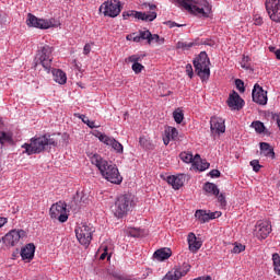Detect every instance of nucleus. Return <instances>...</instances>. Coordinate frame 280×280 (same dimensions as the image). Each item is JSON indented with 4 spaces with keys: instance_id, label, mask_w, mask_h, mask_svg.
Returning a JSON list of instances; mask_svg holds the SVG:
<instances>
[{
    "instance_id": "f257e3e1",
    "label": "nucleus",
    "mask_w": 280,
    "mask_h": 280,
    "mask_svg": "<svg viewBox=\"0 0 280 280\" xmlns=\"http://www.w3.org/2000/svg\"><path fill=\"white\" fill-rule=\"evenodd\" d=\"M61 137V140L58 138ZM69 143V135L67 133H58V135H49L46 133L42 137L32 138L31 143H24L23 149H25L27 155L40 154L46 150L47 147L56 148L58 144L68 145Z\"/></svg>"
},
{
    "instance_id": "f03ea898",
    "label": "nucleus",
    "mask_w": 280,
    "mask_h": 280,
    "mask_svg": "<svg viewBox=\"0 0 280 280\" xmlns=\"http://www.w3.org/2000/svg\"><path fill=\"white\" fill-rule=\"evenodd\" d=\"M88 158L93 165L97 166V170L100 171L103 178L115 185L121 184L124 178L121 177L119 168L116 164L104 160L98 153H88Z\"/></svg>"
},
{
    "instance_id": "7ed1b4c3",
    "label": "nucleus",
    "mask_w": 280,
    "mask_h": 280,
    "mask_svg": "<svg viewBox=\"0 0 280 280\" xmlns=\"http://www.w3.org/2000/svg\"><path fill=\"white\" fill-rule=\"evenodd\" d=\"M173 3L179 4L189 13L208 19L212 12V7L207 0H171Z\"/></svg>"
},
{
    "instance_id": "20e7f679",
    "label": "nucleus",
    "mask_w": 280,
    "mask_h": 280,
    "mask_svg": "<svg viewBox=\"0 0 280 280\" xmlns=\"http://www.w3.org/2000/svg\"><path fill=\"white\" fill-rule=\"evenodd\" d=\"M135 207V201L130 194H122L117 197L114 206L113 213L116 218L122 219L128 215V212Z\"/></svg>"
},
{
    "instance_id": "39448f33",
    "label": "nucleus",
    "mask_w": 280,
    "mask_h": 280,
    "mask_svg": "<svg viewBox=\"0 0 280 280\" xmlns=\"http://www.w3.org/2000/svg\"><path fill=\"white\" fill-rule=\"evenodd\" d=\"M52 52L54 48L48 45L42 47L40 50H37V56L35 58V67L42 66L44 67V70H46V72L49 73L54 61Z\"/></svg>"
},
{
    "instance_id": "423d86ee",
    "label": "nucleus",
    "mask_w": 280,
    "mask_h": 280,
    "mask_svg": "<svg viewBox=\"0 0 280 280\" xmlns=\"http://www.w3.org/2000/svg\"><path fill=\"white\" fill-rule=\"evenodd\" d=\"M210 65V59L206 52H201L199 57L194 60L196 73L200 77L202 82L208 81L211 75Z\"/></svg>"
},
{
    "instance_id": "0eeeda50",
    "label": "nucleus",
    "mask_w": 280,
    "mask_h": 280,
    "mask_svg": "<svg viewBox=\"0 0 280 280\" xmlns=\"http://www.w3.org/2000/svg\"><path fill=\"white\" fill-rule=\"evenodd\" d=\"M93 232L91 224L86 223H80L74 230L78 242L83 246H89L91 244Z\"/></svg>"
},
{
    "instance_id": "6e6552de",
    "label": "nucleus",
    "mask_w": 280,
    "mask_h": 280,
    "mask_svg": "<svg viewBox=\"0 0 280 280\" xmlns=\"http://www.w3.org/2000/svg\"><path fill=\"white\" fill-rule=\"evenodd\" d=\"M50 219L58 220L60 223H66L69 219L67 212V203L57 201L50 206Z\"/></svg>"
},
{
    "instance_id": "1a4fd4ad",
    "label": "nucleus",
    "mask_w": 280,
    "mask_h": 280,
    "mask_svg": "<svg viewBox=\"0 0 280 280\" xmlns=\"http://www.w3.org/2000/svg\"><path fill=\"white\" fill-rule=\"evenodd\" d=\"M105 16L117 18L121 13V2L118 0H107L100 7Z\"/></svg>"
},
{
    "instance_id": "9d476101",
    "label": "nucleus",
    "mask_w": 280,
    "mask_h": 280,
    "mask_svg": "<svg viewBox=\"0 0 280 280\" xmlns=\"http://www.w3.org/2000/svg\"><path fill=\"white\" fill-rule=\"evenodd\" d=\"M96 138L103 144L110 147L117 154H124V144H121L114 137H109L105 133L97 132Z\"/></svg>"
},
{
    "instance_id": "9b49d317",
    "label": "nucleus",
    "mask_w": 280,
    "mask_h": 280,
    "mask_svg": "<svg viewBox=\"0 0 280 280\" xmlns=\"http://www.w3.org/2000/svg\"><path fill=\"white\" fill-rule=\"evenodd\" d=\"M265 8L270 20L280 23V0H265Z\"/></svg>"
},
{
    "instance_id": "f8f14e48",
    "label": "nucleus",
    "mask_w": 280,
    "mask_h": 280,
    "mask_svg": "<svg viewBox=\"0 0 280 280\" xmlns=\"http://www.w3.org/2000/svg\"><path fill=\"white\" fill-rule=\"evenodd\" d=\"M130 16H133L135 19L145 21V22H153L158 14L155 11H151L150 13L141 12V11H127L122 12L124 20H128Z\"/></svg>"
},
{
    "instance_id": "ddd939ff",
    "label": "nucleus",
    "mask_w": 280,
    "mask_h": 280,
    "mask_svg": "<svg viewBox=\"0 0 280 280\" xmlns=\"http://www.w3.org/2000/svg\"><path fill=\"white\" fill-rule=\"evenodd\" d=\"M26 23L30 27H36L39 30H48L52 27V22L45 19H39L36 15L28 13Z\"/></svg>"
},
{
    "instance_id": "4468645a",
    "label": "nucleus",
    "mask_w": 280,
    "mask_h": 280,
    "mask_svg": "<svg viewBox=\"0 0 280 280\" xmlns=\"http://www.w3.org/2000/svg\"><path fill=\"white\" fill-rule=\"evenodd\" d=\"M190 270V265L183 264L182 266H176L173 270L168 271L162 280H179L185 277Z\"/></svg>"
},
{
    "instance_id": "2eb2a0df",
    "label": "nucleus",
    "mask_w": 280,
    "mask_h": 280,
    "mask_svg": "<svg viewBox=\"0 0 280 280\" xmlns=\"http://www.w3.org/2000/svg\"><path fill=\"white\" fill-rule=\"evenodd\" d=\"M253 102L259 105L268 104V92L264 90L259 84H255L252 91Z\"/></svg>"
},
{
    "instance_id": "dca6fc26",
    "label": "nucleus",
    "mask_w": 280,
    "mask_h": 280,
    "mask_svg": "<svg viewBox=\"0 0 280 280\" xmlns=\"http://www.w3.org/2000/svg\"><path fill=\"white\" fill-rule=\"evenodd\" d=\"M256 236L266 240L272 232V225L268 221H259L255 226Z\"/></svg>"
},
{
    "instance_id": "f3484780",
    "label": "nucleus",
    "mask_w": 280,
    "mask_h": 280,
    "mask_svg": "<svg viewBox=\"0 0 280 280\" xmlns=\"http://www.w3.org/2000/svg\"><path fill=\"white\" fill-rule=\"evenodd\" d=\"M226 104L233 110H241L245 105V101L240 96L237 92L233 91L229 95Z\"/></svg>"
},
{
    "instance_id": "a211bd4d",
    "label": "nucleus",
    "mask_w": 280,
    "mask_h": 280,
    "mask_svg": "<svg viewBox=\"0 0 280 280\" xmlns=\"http://www.w3.org/2000/svg\"><path fill=\"white\" fill-rule=\"evenodd\" d=\"M151 34L150 31H139V33H131L127 35V40H132L135 43H141L142 40H147L148 45H151Z\"/></svg>"
},
{
    "instance_id": "6ab92c4d",
    "label": "nucleus",
    "mask_w": 280,
    "mask_h": 280,
    "mask_svg": "<svg viewBox=\"0 0 280 280\" xmlns=\"http://www.w3.org/2000/svg\"><path fill=\"white\" fill-rule=\"evenodd\" d=\"M210 130L212 133H225V120L220 117L210 118Z\"/></svg>"
},
{
    "instance_id": "aec40b11",
    "label": "nucleus",
    "mask_w": 280,
    "mask_h": 280,
    "mask_svg": "<svg viewBox=\"0 0 280 280\" xmlns=\"http://www.w3.org/2000/svg\"><path fill=\"white\" fill-rule=\"evenodd\" d=\"M24 236H25V232L23 230H20V231L13 230L10 233H8L3 240H4V243H7V245L14 246Z\"/></svg>"
},
{
    "instance_id": "412c9836",
    "label": "nucleus",
    "mask_w": 280,
    "mask_h": 280,
    "mask_svg": "<svg viewBox=\"0 0 280 280\" xmlns=\"http://www.w3.org/2000/svg\"><path fill=\"white\" fill-rule=\"evenodd\" d=\"M168 185L173 186L175 190H179L184 186L183 175H170L167 176Z\"/></svg>"
},
{
    "instance_id": "4be33fe9",
    "label": "nucleus",
    "mask_w": 280,
    "mask_h": 280,
    "mask_svg": "<svg viewBox=\"0 0 280 280\" xmlns=\"http://www.w3.org/2000/svg\"><path fill=\"white\" fill-rule=\"evenodd\" d=\"M35 245L34 244H27L24 248L21 250V256L23 260L31 261L35 256Z\"/></svg>"
},
{
    "instance_id": "5701e85b",
    "label": "nucleus",
    "mask_w": 280,
    "mask_h": 280,
    "mask_svg": "<svg viewBox=\"0 0 280 280\" xmlns=\"http://www.w3.org/2000/svg\"><path fill=\"white\" fill-rule=\"evenodd\" d=\"M188 244H189V249L192 253H197L202 246V242L198 240L194 233H189Z\"/></svg>"
},
{
    "instance_id": "b1692460",
    "label": "nucleus",
    "mask_w": 280,
    "mask_h": 280,
    "mask_svg": "<svg viewBox=\"0 0 280 280\" xmlns=\"http://www.w3.org/2000/svg\"><path fill=\"white\" fill-rule=\"evenodd\" d=\"M259 147H260L261 155L266 158L275 159L276 156L275 150L273 148H271V145L268 142H260Z\"/></svg>"
},
{
    "instance_id": "393cba45",
    "label": "nucleus",
    "mask_w": 280,
    "mask_h": 280,
    "mask_svg": "<svg viewBox=\"0 0 280 280\" xmlns=\"http://www.w3.org/2000/svg\"><path fill=\"white\" fill-rule=\"evenodd\" d=\"M194 167L200 172H205L210 167V163L202 160L199 154L195 155Z\"/></svg>"
},
{
    "instance_id": "a878e982",
    "label": "nucleus",
    "mask_w": 280,
    "mask_h": 280,
    "mask_svg": "<svg viewBox=\"0 0 280 280\" xmlns=\"http://www.w3.org/2000/svg\"><path fill=\"white\" fill-rule=\"evenodd\" d=\"M52 77H54V81L59 83V84H66L67 83V74L66 72H63L60 69H54L52 70Z\"/></svg>"
},
{
    "instance_id": "bb28decb",
    "label": "nucleus",
    "mask_w": 280,
    "mask_h": 280,
    "mask_svg": "<svg viewBox=\"0 0 280 280\" xmlns=\"http://www.w3.org/2000/svg\"><path fill=\"white\" fill-rule=\"evenodd\" d=\"M203 190L208 195H212V196L220 195V189L218 188V185L211 182H206V184L203 185Z\"/></svg>"
},
{
    "instance_id": "cd10ccee",
    "label": "nucleus",
    "mask_w": 280,
    "mask_h": 280,
    "mask_svg": "<svg viewBox=\"0 0 280 280\" xmlns=\"http://www.w3.org/2000/svg\"><path fill=\"white\" fill-rule=\"evenodd\" d=\"M153 256L155 259L163 261L172 256V250L170 248H162L156 250Z\"/></svg>"
},
{
    "instance_id": "c85d7f7f",
    "label": "nucleus",
    "mask_w": 280,
    "mask_h": 280,
    "mask_svg": "<svg viewBox=\"0 0 280 280\" xmlns=\"http://www.w3.org/2000/svg\"><path fill=\"white\" fill-rule=\"evenodd\" d=\"M75 117H78L79 119H81V121L83 124H86V126L91 129L93 128H101V125H96V122L94 120H90L89 117H86L85 115H81V114H75Z\"/></svg>"
},
{
    "instance_id": "c756f323",
    "label": "nucleus",
    "mask_w": 280,
    "mask_h": 280,
    "mask_svg": "<svg viewBox=\"0 0 280 280\" xmlns=\"http://www.w3.org/2000/svg\"><path fill=\"white\" fill-rule=\"evenodd\" d=\"M75 198L79 199L80 207L89 205V195L84 191H77Z\"/></svg>"
},
{
    "instance_id": "7c9ffc66",
    "label": "nucleus",
    "mask_w": 280,
    "mask_h": 280,
    "mask_svg": "<svg viewBox=\"0 0 280 280\" xmlns=\"http://www.w3.org/2000/svg\"><path fill=\"white\" fill-rule=\"evenodd\" d=\"M195 217L201 222L207 223L209 222V215L207 210H197Z\"/></svg>"
},
{
    "instance_id": "2f4dec72",
    "label": "nucleus",
    "mask_w": 280,
    "mask_h": 280,
    "mask_svg": "<svg viewBox=\"0 0 280 280\" xmlns=\"http://www.w3.org/2000/svg\"><path fill=\"white\" fill-rule=\"evenodd\" d=\"M252 128H254V130L259 135L264 133L266 130L265 124L260 120L253 121Z\"/></svg>"
},
{
    "instance_id": "473e14b6",
    "label": "nucleus",
    "mask_w": 280,
    "mask_h": 280,
    "mask_svg": "<svg viewBox=\"0 0 280 280\" xmlns=\"http://www.w3.org/2000/svg\"><path fill=\"white\" fill-rule=\"evenodd\" d=\"M180 160H182L184 163H186V164L192 163V166H194L195 158L192 156L191 153L182 152V153H180Z\"/></svg>"
},
{
    "instance_id": "72a5a7b5",
    "label": "nucleus",
    "mask_w": 280,
    "mask_h": 280,
    "mask_svg": "<svg viewBox=\"0 0 280 280\" xmlns=\"http://www.w3.org/2000/svg\"><path fill=\"white\" fill-rule=\"evenodd\" d=\"M195 46V42H177L176 48L188 50Z\"/></svg>"
},
{
    "instance_id": "f704fd0d",
    "label": "nucleus",
    "mask_w": 280,
    "mask_h": 280,
    "mask_svg": "<svg viewBox=\"0 0 280 280\" xmlns=\"http://www.w3.org/2000/svg\"><path fill=\"white\" fill-rule=\"evenodd\" d=\"M272 261H273L275 272L280 276V255L279 254H273L272 255Z\"/></svg>"
},
{
    "instance_id": "c9c22d12",
    "label": "nucleus",
    "mask_w": 280,
    "mask_h": 280,
    "mask_svg": "<svg viewBox=\"0 0 280 280\" xmlns=\"http://www.w3.org/2000/svg\"><path fill=\"white\" fill-rule=\"evenodd\" d=\"M144 55H133L126 59L127 62L139 63L143 60Z\"/></svg>"
},
{
    "instance_id": "e433bc0d",
    "label": "nucleus",
    "mask_w": 280,
    "mask_h": 280,
    "mask_svg": "<svg viewBox=\"0 0 280 280\" xmlns=\"http://www.w3.org/2000/svg\"><path fill=\"white\" fill-rule=\"evenodd\" d=\"M166 136L167 138H170L171 140L175 141L178 137V131L176 128L172 127L168 128V131H166Z\"/></svg>"
},
{
    "instance_id": "4c0bfd02",
    "label": "nucleus",
    "mask_w": 280,
    "mask_h": 280,
    "mask_svg": "<svg viewBox=\"0 0 280 280\" xmlns=\"http://www.w3.org/2000/svg\"><path fill=\"white\" fill-rule=\"evenodd\" d=\"M150 40H151V45L153 43H156L159 45H163L164 42H165L164 37H161V36L156 35V34L152 35V33H151Z\"/></svg>"
},
{
    "instance_id": "58836bf2",
    "label": "nucleus",
    "mask_w": 280,
    "mask_h": 280,
    "mask_svg": "<svg viewBox=\"0 0 280 280\" xmlns=\"http://www.w3.org/2000/svg\"><path fill=\"white\" fill-rule=\"evenodd\" d=\"M249 165L253 167V171H254L255 173L260 172V170H261V167H262V165H260V163H259L258 160H252V161L249 162Z\"/></svg>"
},
{
    "instance_id": "ea45409f",
    "label": "nucleus",
    "mask_w": 280,
    "mask_h": 280,
    "mask_svg": "<svg viewBox=\"0 0 280 280\" xmlns=\"http://www.w3.org/2000/svg\"><path fill=\"white\" fill-rule=\"evenodd\" d=\"M235 86H236L237 91L241 93H244L246 91L245 83L241 79L235 80Z\"/></svg>"
},
{
    "instance_id": "a19ab883",
    "label": "nucleus",
    "mask_w": 280,
    "mask_h": 280,
    "mask_svg": "<svg viewBox=\"0 0 280 280\" xmlns=\"http://www.w3.org/2000/svg\"><path fill=\"white\" fill-rule=\"evenodd\" d=\"M246 249V247L243 244H238L236 243L235 246L232 249L233 254H241L242 252H244Z\"/></svg>"
},
{
    "instance_id": "79ce46f5",
    "label": "nucleus",
    "mask_w": 280,
    "mask_h": 280,
    "mask_svg": "<svg viewBox=\"0 0 280 280\" xmlns=\"http://www.w3.org/2000/svg\"><path fill=\"white\" fill-rule=\"evenodd\" d=\"M173 117H174L176 124H182V121L184 119V114H183V112H174Z\"/></svg>"
},
{
    "instance_id": "37998d69",
    "label": "nucleus",
    "mask_w": 280,
    "mask_h": 280,
    "mask_svg": "<svg viewBox=\"0 0 280 280\" xmlns=\"http://www.w3.org/2000/svg\"><path fill=\"white\" fill-rule=\"evenodd\" d=\"M250 61V58L247 56H244L241 62V67L245 69H249L250 65L248 63Z\"/></svg>"
},
{
    "instance_id": "c03bdc74",
    "label": "nucleus",
    "mask_w": 280,
    "mask_h": 280,
    "mask_svg": "<svg viewBox=\"0 0 280 280\" xmlns=\"http://www.w3.org/2000/svg\"><path fill=\"white\" fill-rule=\"evenodd\" d=\"M131 69L136 74H139L144 69V67L140 63H133Z\"/></svg>"
},
{
    "instance_id": "a18cd8bd",
    "label": "nucleus",
    "mask_w": 280,
    "mask_h": 280,
    "mask_svg": "<svg viewBox=\"0 0 280 280\" xmlns=\"http://www.w3.org/2000/svg\"><path fill=\"white\" fill-rule=\"evenodd\" d=\"M217 199L219 200V203H221V207H226V199L223 192L217 195Z\"/></svg>"
},
{
    "instance_id": "49530a36",
    "label": "nucleus",
    "mask_w": 280,
    "mask_h": 280,
    "mask_svg": "<svg viewBox=\"0 0 280 280\" xmlns=\"http://www.w3.org/2000/svg\"><path fill=\"white\" fill-rule=\"evenodd\" d=\"M165 24L170 27V28H173V27H182L183 24H178L174 21H166Z\"/></svg>"
},
{
    "instance_id": "de8ad7c7",
    "label": "nucleus",
    "mask_w": 280,
    "mask_h": 280,
    "mask_svg": "<svg viewBox=\"0 0 280 280\" xmlns=\"http://www.w3.org/2000/svg\"><path fill=\"white\" fill-rule=\"evenodd\" d=\"M11 138L8 133L5 132H0V142L3 143L4 141H10Z\"/></svg>"
},
{
    "instance_id": "09e8293b",
    "label": "nucleus",
    "mask_w": 280,
    "mask_h": 280,
    "mask_svg": "<svg viewBox=\"0 0 280 280\" xmlns=\"http://www.w3.org/2000/svg\"><path fill=\"white\" fill-rule=\"evenodd\" d=\"M254 24L257 26H261L264 24V19L261 16H255L254 18Z\"/></svg>"
},
{
    "instance_id": "8fccbe9b",
    "label": "nucleus",
    "mask_w": 280,
    "mask_h": 280,
    "mask_svg": "<svg viewBox=\"0 0 280 280\" xmlns=\"http://www.w3.org/2000/svg\"><path fill=\"white\" fill-rule=\"evenodd\" d=\"M221 176V172L219 170H212L210 171V177L212 178H219Z\"/></svg>"
},
{
    "instance_id": "3c124183",
    "label": "nucleus",
    "mask_w": 280,
    "mask_h": 280,
    "mask_svg": "<svg viewBox=\"0 0 280 280\" xmlns=\"http://www.w3.org/2000/svg\"><path fill=\"white\" fill-rule=\"evenodd\" d=\"M186 72L189 75L190 79H192L194 77V70H192V66L191 65H187L186 66Z\"/></svg>"
},
{
    "instance_id": "603ef678",
    "label": "nucleus",
    "mask_w": 280,
    "mask_h": 280,
    "mask_svg": "<svg viewBox=\"0 0 280 280\" xmlns=\"http://www.w3.org/2000/svg\"><path fill=\"white\" fill-rule=\"evenodd\" d=\"M92 50L91 44H85L83 48V55L88 56Z\"/></svg>"
},
{
    "instance_id": "864d4df0",
    "label": "nucleus",
    "mask_w": 280,
    "mask_h": 280,
    "mask_svg": "<svg viewBox=\"0 0 280 280\" xmlns=\"http://www.w3.org/2000/svg\"><path fill=\"white\" fill-rule=\"evenodd\" d=\"M143 7L145 9L149 8L150 11H154L156 9L155 4H150V3H143Z\"/></svg>"
},
{
    "instance_id": "5fc2aeb1",
    "label": "nucleus",
    "mask_w": 280,
    "mask_h": 280,
    "mask_svg": "<svg viewBox=\"0 0 280 280\" xmlns=\"http://www.w3.org/2000/svg\"><path fill=\"white\" fill-rule=\"evenodd\" d=\"M108 256L107 247H104V253L100 256V259L104 260Z\"/></svg>"
},
{
    "instance_id": "6e6d98bb",
    "label": "nucleus",
    "mask_w": 280,
    "mask_h": 280,
    "mask_svg": "<svg viewBox=\"0 0 280 280\" xmlns=\"http://www.w3.org/2000/svg\"><path fill=\"white\" fill-rule=\"evenodd\" d=\"M8 223V219L0 218V229Z\"/></svg>"
},
{
    "instance_id": "4d7b16f0",
    "label": "nucleus",
    "mask_w": 280,
    "mask_h": 280,
    "mask_svg": "<svg viewBox=\"0 0 280 280\" xmlns=\"http://www.w3.org/2000/svg\"><path fill=\"white\" fill-rule=\"evenodd\" d=\"M214 219H215L214 212H208V222H209L210 220H214Z\"/></svg>"
},
{
    "instance_id": "13d9d810",
    "label": "nucleus",
    "mask_w": 280,
    "mask_h": 280,
    "mask_svg": "<svg viewBox=\"0 0 280 280\" xmlns=\"http://www.w3.org/2000/svg\"><path fill=\"white\" fill-rule=\"evenodd\" d=\"M195 280H212V278L208 276V277H199V278H196Z\"/></svg>"
},
{
    "instance_id": "bf43d9fd",
    "label": "nucleus",
    "mask_w": 280,
    "mask_h": 280,
    "mask_svg": "<svg viewBox=\"0 0 280 280\" xmlns=\"http://www.w3.org/2000/svg\"><path fill=\"white\" fill-rule=\"evenodd\" d=\"M171 140H172V139L166 135V138H164V144H165V145H168V143H170Z\"/></svg>"
},
{
    "instance_id": "052dcab7",
    "label": "nucleus",
    "mask_w": 280,
    "mask_h": 280,
    "mask_svg": "<svg viewBox=\"0 0 280 280\" xmlns=\"http://www.w3.org/2000/svg\"><path fill=\"white\" fill-rule=\"evenodd\" d=\"M144 142H147V140H145V138H140V140H139V143L142 145V147H144Z\"/></svg>"
},
{
    "instance_id": "680f3d73",
    "label": "nucleus",
    "mask_w": 280,
    "mask_h": 280,
    "mask_svg": "<svg viewBox=\"0 0 280 280\" xmlns=\"http://www.w3.org/2000/svg\"><path fill=\"white\" fill-rule=\"evenodd\" d=\"M276 58L280 60V49H278L277 51H275Z\"/></svg>"
},
{
    "instance_id": "e2e57ef3",
    "label": "nucleus",
    "mask_w": 280,
    "mask_h": 280,
    "mask_svg": "<svg viewBox=\"0 0 280 280\" xmlns=\"http://www.w3.org/2000/svg\"><path fill=\"white\" fill-rule=\"evenodd\" d=\"M214 213V219H218L222 215V212H213Z\"/></svg>"
},
{
    "instance_id": "0e129e2a",
    "label": "nucleus",
    "mask_w": 280,
    "mask_h": 280,
    "mask_svg": "<svg viewBox=\"0 0 280 280\" xmlns=\"http://www.w3.org/2000/svg\"><path fill=\"white\" fill-rule=\"evenodd\" d=\"M278 128L280 129V118L277 120Z\"/></svg>"
},
{
    "instance_id": "69168bd1",
    "label": "nucleus",
    "mask_w": 280,
    "mask_h": 280,
    "mask_svg": "<svg viewBox=\"0 0 280 280\" xmlns=\"http://www.w3.org/2000/svg\"><path fill=\"white\" fill-rule=\"evenodd\" d=\"M269 50H270V51H275V50H276V48H273V47H269Z\"/></svg>"
}]
</instances>
